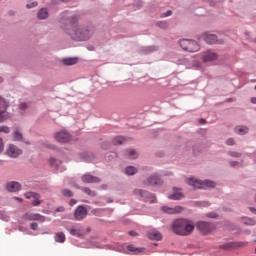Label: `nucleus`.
Wrapping results in <instances>:
<instances>
[{
	"mask_svg": "<svg viewBox=\"0 0 256 256\" xmlns=\"http://www.w3.org/2000/svg\"><path fill=\"white\" fill-rule=\"evenodd\" d=\"M7 191L10 193H15L21 189V184L19 182H8L6 185Z\"/></svg>",
	"mask_w": 256,
	"mask_h": 256,
	"instance_id": "nucleus-20",
	"label": "nucleus"
},
{
	"mask_svg": "<svg viewBox=\"0 0 256 256\" xmlns=\"http://www.w3.org/2000/svg\"><path fill=\"white\" fill-rule=\"evenodd\" d=\"M128 251H131L132 253H143L144 249L143 248H136L135 246L133 245H129L128 246Z\"/></svg>",
	"mask_w": 256,
	"mask_h": 256,
	"instance_id": "nucleus-32",
	"label": "nucleus"
},
{
	"mask_svg": "<svg viewBox=\"0 0 256 256\" xmlns=\"http://www.w3.org/2000/svg\"><path fill=\"white\" fill-rule=\"evenodd\" d=\"M125 173H126V175H135V173H137V168H135L133 166H128L125 169Z\"/></svg>",
	"mask_w": 256,
	"mask_h": 256,
	"instance_id": "nucleus-34",
	"label": "nucleus"
},
{
	"mask_svg": "<svg viewBox=\"0 0 256 256\" xmlns=\"http://www.w3.org/2000/svg\"><path fill=\"white\" fill-rule=\"evenodd\" d=\"M6 153L9 157H12L13 159H17L19 155H22L23 150H21L15 144H10L6 150Z\"/></svg>",
	"mask_w": 256,
	"mask_h": 256,
	"instance_id": "nucleus-8",
	"label": "nucleus"
},
{
	"mask_svg": "<svg viewBox=\"0 0 256 256\" xmlns=\"http://www.w3.org/2000/svg\"><path fill=\"white\" fill-rule=\"evenodd\" d=\"M158 26H160L161 29H167V24H166V22H158Z\"/></svg>",
	"mask_w": 256,
	"mask_h": 256,
	"instance_id": "nucleus-44",
	"label": "nucleus"
},
{
	"mask_svg": "<svg viewBox=\"0 0 256 256\" xmlns=\"http://www.w3.org/2000/svg\"><path fill=\"white\" fill-rule=\"evenodd\" d=\"M226 145H229V147H233L237 145V142L235 141V138H228L226 140Z\"/></svg>",
	"mask_w": 256,
	"mask_h": 256,
	"instance_id": "nucleus-36",
	"label": "nucleus"
},
{
	"mask_svg": "<svg viewBox=\"0 0 256 256\" xmlns=\"http://www.w3.org/2000/svg\"><path fill=\"white\" fill-rule=\"evenodd\" d=\"M79 62V59L77 58H66L62 60L63 65L71 66V65H77Z\"/></svg>",
	"mask_w": 256,
	"mask_h": 256,
	"instance_id": "nucleus-23",
	"label": "nucleus"
},
{
	"mask_svg": "<svg viewBox=\"0 0 256 256\" xmlns=\"http://www.w3.org/2000/svg\"><path fill=\"white\" fill-rule=\"evenodd\" d=\"M251 103H253L254 105H256V97L251 98Z\"/></svg>",
	"mask_w": 256,
	"mask_h": 256,
	"instance_id": "nucleus-52",
	"label": "nucleus"
},
{
	"mask_svg": "<svg viewBox=\"0 0 256 256\" xmlns=\"http://www.w3.org/2000/svg\"><path fill=\"white\" fill-rule=\"evenodd\" d=\"M196 229L200 231L202 235H209L215 227L209 222L199 221L196 223Z\"/></svg>",
	"mask_w": 256,
	"mask_h": 256,
	"instance_id": "nucleus-6",
	"label": "nucleus"
},
{
	"mask_svg": "<svg viewBox=\"0 0 256 256\" xmlns=\"http://www.w3.org/2000/svg\"><path fill=\"white\" fill-rule=\"evenodd\" d=\"M163 182L161 181V178L158 176H150L146 179L145 184L146 185H151L152 187H155L157 185H161Z\"/></svg>",
	"mask_w": 256,
	"mask_h": 256,
	"instance_id": "nucleus-15",
	"label": "nucleus"
},
{
	"mask_svg": "<svg viewBox=\"0 0 256 256\" xmlns=\"http://www.w3.org/2000/svg\"><path fill=\"white\" fill-rule=\"evenodd\" d=\"M0 133H11V128L9 126H0Z\"/></svg>",
	"mask_w": 256,
	"mask_h": 256,
	"instance_id": "nucleus-38",
	"label": "nucleus"
},
{
	"mask_svg": "<svg viewBox=\"0 0 256 256\" xmlns=\"http://www.w3.org/2000/svg\"><path fill=\"white\" fill-rule=\"evenodd\" d=\"M127 155L129 157V159H137V157H138L137 151H135L133 149H128Z\"/></svg>",
	"mask_w": 256,
	"mask_h": 256,
	"instance_id": "nucleus-33",
	"label": "nucleus"
},
{
	"mask_svg": "<svg viewBox=\"0 0 256 256\" xmlns=\"http://www.w3.org/2000/svg\"><path fill=\"white\" fill-rule=\"evenodd\" d=\"M172 231L175 235L187 237L195 231V223L187 218H178L172 222Z\"/></svg>",
	"mask_w": 256,
	"mask_h": 256,
	"instance_id": "nucleus-2",
	"label": "nucleus"
},
{
	"mask_svg": "<svg viewBox=\"0 0 256 256\" xmlns=\"http://www.w3.org/2000/svg\"><path fill=\"white\" fill-rule=\"evenodd\" d=\"M129 235H130L131 237H137V232H135V231H130V232H129Z\"/></svg>",
	"mask_w": 256,
	"mask_h": 256,
	"instance_id": "nucleus-48",
	"label": "nucleus"
},
{
	"mask_svg": "<svg viewBox=\"0 0 256 256\" xmlns=\"http://www.w3.org/2000/svg\"><path fill=\"white\" fill-rule=\"evenodd\" d=\"M187 183L189 185H191V187H193L194 189H213V187H215V182L211 181V180H205V181H201V180H197L194 177L188 178L187 179Z\"/></svg>",
	"mask_w": 256,
	"mask_h": 256,
	"instance_id": "nucleus-3",
	"label": "nucleus"
},
{
	"mask_svg": "<svg viewBox=\"0 0 256 256\" xmlns=\"http://www.w3.org/2000/svg\"><path fill=\"white\" fill-rule=\"evenodd\" d=\"M227 101H231V99H228Z\"/></svg>",
	"mask_w": 256,
	"mask_h": 256,
	"instance_id": "nucleus-56",
	"label": "nucleus"
},
{
	"mask_svg": "<svg viewBox=\"0 0 256 256\" xmlns=\"http://www.w3.org/2000/svg\"><path fill=\"white\" fill-rule=\"evenodd\" d=\"M83 193H86V195H88L89 197H96L97 193L93 190H91V188H87V187H83L82 188Z\"/></svg>",
	"mask_w": 256,
	"mask_h": 256,
	"instance_id": "nucleus-30",
	"label": "nucleus"
},
{
	"mask_svg": "<svg viewBox=\"0 0 256 256\" xmlns=\"http://www.w3.org/2000/svg\"><path fill=\"white\" fill-rule=\"evenodd\" d=\"M168 199H173L174 201H179V199H183V193L174 192L172 195L168 196Z\"/></svg>",
	"mask_w": 256,
	"mask_h": 256,
	"instance_id": "nucleus-29",
	"label": "nucleus"
},
{
	"mask_svg": "<svg viewBox=\"0 0 256 256\" xmlns=\"http://www.w3.org/2000/svg\"><path fill=\"white\" fill-rule=\"evenodd\" d=\"M218 57L219 56L214 51L207 50L202 54V61L203 63H211L213 61H217Z\"/></svg>",
	"mask_w": 256,
	"mask_h": 256,
	"instance_id": "nucleus-9",
	"label": "nucleus"
},
{
	"mask_svg": "<svg viewBox=\"0 0 256 256\" xmlns=\"http://www.w3.org/2000/svg\"><path fill=\"white\" fill-rule=\"evenodd\" d=\"M28 1H32V2H31V3H28V4L26 5L27 9H33V7H37V5H39V4L37 3V1H35V0H28Z\"/></svg>",
	"mask_w": 256,
	"mask_h": 256,
	"instance_id": "nucleus-39",
	"label": "nucleus"
},
{
	"mask_svg": "<svg viewBox=\"0 0 256 256\" xmlns=\"http://www.w3.org/2000/svg\"><path fill=\"white\" fill-rule=\"evenodd\" d=\"M23 219H25V221H39L40 223H45V216L37 213H26Z\"/></svg>",
	"mask_w": 256,
	"mask_h": 256,
	"instance_id": "nucleus-12",
	"label": "nucleus"
},
{
	"mask_svg": "<svg viewBox=\"0 0 256 256\" xmlns=\"http://www.w3.org/2000/svg\"><path fill=\"white\" fill-rule=\"evenodd\" d=\"M38 227H39V225L35 222H32L30 224V229H32V231H37Z\"/></svg>",
	"mask_w": 256,
	"mask_h": 256,
	"instance_id": "nucleus-42",
	"label": "nucleus"
},
{
	"mask_svg": "<svg viewBox=\"0 0 256 256\" xmlns=\"http://www.w3.org/2000/svg\"><path fill=\"white\" fill-rule=\"evenodd\" d=\"M255 90H256V85H255Z\"/></svg>",
	"mask_w": 256,
	"mask_h": 256,
	"instance_id": "nucleus-57",
	"label": "nucleus"
},
{
	"mask_svg": "<svg viewBox=\"0 0 256 256\" xmlns=\"http://www.w3.org/2000/svg\"><path fill=\"white\" fill-rule=\"evenodd\" d=\"M241 223H243L244 225H250V226L256 225L255 219H252L249 217H242Z\"/></svg>",
	"mask_w": 256,
	"mask_h": 256,
	"instance_id": "nucleus-25",
	"label": "nucleus"
},
{
	"mask_svg": "<svg viewBox=\"0 0 256 256\" xmlns=\"http://www.w3.org/2000/svg\"><path fill=\"white\" fill-rule=\"evenodd\" d=\"M200 123H205V119H200Z\"/></svg>",
	"mask_w": 256,
	"mask_h": 256,
	"instance_id": "nucleus-54",
	"label": "nucleus"
},
{
	"mask_svg": "<svg viewBox=\"0 0 256 256\" xmlns=\"http://www.w3.org/2000/svg\"><path fill=\"white\" fill-rule=\"evenodd\" d=\"M245 245H247L245 242H238L237 244L229 242L225 244V249H233V247H245Z\"/></svg>",
	"mask_w": 256,
	"mask_h": 256,
	"instance_id": "nucleus-24",
	"label": "nucleus"
},
{
	"mask_svg": "<svg viewBox=\"0 0 256 256\" xmlns=\"http://www.w3.org/2000/svg\"><path fill=\"white\" fill-rule=\"evenodd\" d=\"M61 193L64 197H73V191L69 189H63Z\"/></svg>",
	"mask_w": 256,
	"mask_h": 256,
	"instance_id": "nucleus-35",
	"label": "nucleus"
},
{
	"mask_svg": "<svg viewBox=\"0 0 256 256\" xmlns=\"http://www.w3.org/2000/svg\"><path fill=\"white\" fill-rule=\"evenodd\" d=\"M134 195H138V197H140V199H143V201H149V198L151 197V203H155V196L151 195V193H149L148 191H143L141 189H135L133 191Z\"/></svg>",
	"mask_w": 256,
	"mask_h": 256,
	"instance_id": "nucleus-10",
	"label": "nucleus"
},
{
	"mask_svg": "<svg viewBox=\"0 0 256 256\" xmlns=\"http://www.w3.org/2000/svg\"><path fill=\"white\" fill-rule=\"evenodd\" d=\"M5 149V144L3 143V138H0V153H3Z\"/></svg>",
	"mask_w": 256,
	"mask_h": 256,
	"instance_id": "nucleus-43",
	"label": "nucleus"
},
{
	"mask_svg": "<svg viewBox=\"0 0 256 256\" xmlns=\"http://www.w3.org/2000/svg\"><path fill=\"white\" fill-rule=\"evenodd\" d=\"M54 139L58 143H69L71 141V134L65 130H61L54 134Z\"/></svg>",
	"mask_w": 256,
	"mask_h": 256,
	"instance_id": "nucleus-7",
	"label": "nucleus"
},
{
	"mask_svg": "<svg viewBox=\"0 0 256 256\" xmlns=\"http://www.w3.org/2000/svg\"><path fill=\"white\" fill-rule=\"evenodd\" d=\"M249 211H251V213H253V215H256V208L255 207H250Z\"/></svg>",
	"mask_w": 256,
	"mask_h": 256,
	"instance_id": "nucleus-47",
	"label": "nucleus"
},
{
	"mask_svg": "<svg viewBox=\"0 0 256 256\" xmlns=\"http://www.w3.org/2000/svg\"><path fill=\"white\" fill-rule=\"evenodd\" d=\"M76 204H77V200H75V199L70 200V205L71 206L76 205Z\"/></svg>",
	"mask_w": 256,
	"mask_h": 256,
	"instance_id": "nucleus-50",
	"label": "nucleus"
},
{
	"mask_svg": "<svg viewBox=\"0 0 256 256\" xmlns=\"http://www.w3.org/2000/svg\"><path fill=\"white\" fill-rule=\"evenodd\" d=\"M49 163H50V166L53 167V169H59V167H61V160L59 159H56L54 157H51L49 159Z\"/></svg>",
	"mask_w": 256,
	"mask_h": 256,
	"instance_id": "nucleus-22",
	"label": "nucleus"
},
{
	"mask_svg": "<svg viewBox=\"0 0 256 256\" xmlns=\"http://www.w3.org/2000/svg\"><path fill=\"white\" fill-rule=\"evenodd\" d=\"M226 229H228V231H235V226L231 222H226Z\"/></svg>",
	"mask_w": 256,
	"mask_h": 256,
	"instance_id": "nucleus-41",
	"label": "nucleus"
},
{
	"mask_svg": "<svg viewBox=\"0 0 256 256\" xmlns=\"http://www.w3.org/2000/svg\"><path fill=\"white\" fill-rule=\"evenodd\" d=\"M147 237L152 241H161V239H163V235L157 230H151L150 232H148Z\"/></svg>",
	"mask_w": 256,
	"mask_h": 256,
	"instance_id": "nucleus-18",
	"label": "nucleus"
},
{
	"mask_svg": "<svg viewBox=\"0 0 256 256\" xmlns=\"http://www.w3.org/2000/svg\"><path fill=\"white\" fill-rule=\"evenodd\" d=\"M19 108L22 109V110H25V109H27V104L26 103H21L19 105Z\"/></svg>",
	"mask_w": 256,
	"mask_h": 256,
	"instance_id": "nucleus-46",
	"label": "nucleus"
},
{
	"mask_svg": "<svg viewBox=\"0 0 256 256\" xmlns=\"http://www.w3.org/2000/svg\"><path fill=\"white\" fill-rule=\"evenodd\" d=\"M10 105L11 103L9 100L0 96V123H3L4 121H7V119L11 118V114L7 112Z\"/></svg>",
	"mask_w": 256,
	"mask_h": 256,
	"instance_id": "nucleus-5",
	"label": "nucleus"
},
{
	"mask_svg": "<svg viewBox=\"0 0 256 256\" xmlns=\"http://www.w3.org/2000/svg\"><path fill=\"white\" fill-rule=\"evenodd\" d=\"M65 233L58 232L55 234V241L56 243H65Z\"/></svg>",
	"mask_w": 256,
	"mask_h": 256,
	"instance_id": "nucleus-26",
	"label": "nucleus"
},
{
	"mask_svg": "<svg viewBox=\"0 0 256 256\" xmlns=\"http://www.w3.org/2000/svg\"><path fill=\"white\" fill-rule=\"evenodd\" d=\"M79 21L78 16H72L68 20L66 25L65 32L73 39L74 41H87L93 35V30L85 29L82 26L77 25Z\"/></svg>",
	"mask_w": 256,
	"mask_h": 256,
	"instance_id": "nucleus-1",
	"label": "nucleus"
},
{
	"mask_svg": "<svg viewBox=\"0 0 256 256\" xmlns=\"http://www.w3.org/2000/svg\"><path fill=\"white\" fill-rule=\"evenodd\" d=\"M0 83H3V77H0Z\"/></svg>",
	"mask_w": 256,
	"mask_h": 256,
	"instance_id": "nucleus-55",
	"label": "nucleus"
},
{
	"mask_svg": "<svg viewBox=\"0 0 256 256\" xmlns=\"http://www.w3.org/2000/svg\"><path fill=\"white\" fill-rule=\"evenodd\" d=\"M202 39L208 43V45H215L217 43V35L204 33Z\"/></svg>",
	"mask_w": 256,
	"mask_h": 256,
	"instance_id": "nucleus-16",
	"label": "nucleus"
},
{
	"mask_svg": "<svg viewBox=\"0 0 256 256\" xmlns=\"http://www.w3.org/2000/svg\"><path fill=\"white\" fill-rule=\"evenodd\" d=\"M227 155H229V157H234V159H239V157L243 156L241 152H237V151H228Z\"/></svg>",
	"mask_w": 256,
	"mask_h": 256,
	"instance_id": "nucleus-31",
	"label": "nucleus"
},
{
	"mask_svg": "<svg viewBox=\"0 0 256 256\" xmlns=\"http://www.w3.org/2000/svg\"><path fill=\"white\" fill-rule=\"evenodd\" d=\"M38 19H47V17H49V12H47V9L45 8H41L38 11Z\"/></svg>",
	"mask_w": 256,
	"mask_h": 256,
	"instance_id": "nucleus-27",
	"label": "nucleus"
},
{
	"mask_svg": "<svg viewBox=\"0 0 256 256\" xmlns=\"http://www.w3.org/2000/svg\"><path fill=\"white\" fill-rule=\"evenodd\" d=\"M237 165H239L238 161H231L230 162V167H237Z\"/></svg>",
	"mask_w": 256,
	"mask_h": 256,
	"instance_id": "nucleus-45",
	"label": "nucleus"
},
{
	"mask_svg": "<svg viewBox=\"0 0 256 256\" xmlns=\"http://www.w3.org/2000/svg\"><path fill=\"white\" fill-rule=\"evenodd\" d=\"M16 201H19L20 203H21V201H23V199H21V198H18V197H16V198H14Z\"/></svg>",
	"mask_w": 256,
	"mask_h": 256,
	"instance_id": "nucleus-53",
	"label": "nucleus"
},
{
	"mask_svg": "<svg viewBox=\"0 0 256 256\" xmlns=\"http://www.w3.org/2000/svg\"><path fill=\"white\" fill-rule=\"evenodd\" d=\"M206 217H208V219H217L219 215H217L215 212H209L206 214Z\"/></svg>",
	"mask_w": 256,
	"mask_h": 256,
	"instance_id": "nucleus-40",
	"label": "nucleus"
},
{
	"mask_svg": "<svg viewBox=\"0 0 256 256\" xmlns=\"http://www.w3.org/2000/svg\"><path fill=\"white\" fill-rule=\"evenodd\" d=\"M162 211L164 213H168L169 215H175L176 213H181L183 211V207L175 206L174 208L163 206Z\"/></svg>",
	"mask_w": 256,
	"mask_h": 256,
	"instance_id": "nucleus-17",
	"label": "nucleus"
},
{
	"mask_svg": "<svg viewBox=\"0 0 256 256\" xmlns=\"http://www.w3.org/2000/svg\"><path fill=\"white\" fill-rule=\"evenodd\" d=\"M74 217L76 221H83L87 217V208L84 206H78L74 212Z\"/></svg>",
	"mask_w": 256,
	"mask_h": 256,
	"instance_id": "nucleus-13",
	"label": "nucleus"
},
{
	"mask_svg": "<svg viewBox=\"0 0 256 256\" xmlns=\"http://www.w3.org/2000/svg\"><path fill=\"white\" fill-rule=\"evenodd\" d=\"M171 15H172L171 10H168V11L165 13L164 17H171Z\"/></svg>",
	"mask_w": 256,
	"mask_h": 256,
	"instance_id": "nucleus-49",
	"label": "nucleus"
},
{
	"mask_svg": "<svg viewBox=\"0 0 256 256\" xmlns=\"http://www.w3.org/2000/svg\"><path fill=\"white\" fill-rule=\"evenodd\" d=\"M83 183H99L101 179L99 177H95L91 174H85L82 176Z\"/></svg>",
	"mask_w": 256,
	"mask_h": 256,
	"instance_id": "nucleus-19",
	"label": "nucleus"
},
{
	"mask_svg": "<svg viewBox=\"0 0 256 256\" xmlns=\"http://www.w3.org/2000/svg\"><path fill=\"white\" fill-rule=\"evenodd\" d=\"M14 139H15V141H22L23 134H21V132H19V131L14 132Z\"/></svg>",
	"mask_w": 256,
	"mask_h": 256,
	"instance_id": "nucleus-37",
	"label": "nucleus"
},
{
	"mask_svg": "<svg viewBox=\"0 0 256 256\" xmlns=\"http://www.w3.org/2000/svg\"><path fill=\"white\" fill-rule=\"evenodd\" d=\"M24 197H26V199H33L32 205L34 207H39V205H41V195L35 192H27L24 194Z\"/></svg>",
	"mask_w": 256,
	"mask_h": 256,
	"instance_id": "nucleus-11",
	"label": "nucleus"
},
{
	"mask_svg": "<svg viewBox=\"0 0 256 256\" xmlns=\"http://www.w3.org/2000/svg\"><path fill=\"white\" fill-rule=\"evenodd\" d=\"M179 45L184 51H188L189 53H197L201 49L199 43L195 40L183 39L180 40Z\"/></svg>",
	"mask_w": 256,
	"mask_h": 256,
	"instance_id": "nucleus-4",
	"label": "nucleus"
},
{
	"mask_svg": "<svg viewBox=\"0 0 256 256\" xmlns=\"http://www.w3.org/2000/svg\"><path fill=\"white\" fill-rule=\"evenodd\" d=\"M234 133H236V135H247V133H249V127L245 126V125H238L236 127H234Z\"/></svg>",
	"mask_w": 256,
	"mask_h": 256,
	"instance_id": "nucleus-21",
	"label": "nucleus"
},
{
	"mask_svg": "<svg viewBox=\"0 0 256 256\" xmlns=\"http://www.w3.org/2000/svg\"><path fill=\"white\" fill-rule=\"evenodd\" d=\"M56 211L58 213H61V212L65 211V208L64 207H58Z\"/></svg>",
	"mask_w": 256,
	"mask_h": 256,
	"instance_id": "nucleus-51",
	"label": "nucleus"
},
{
	"mask_svg": "<svg viewBox=\"0 0 256 256\" xmlns=\"http://www.w3.org/2000/svg\"><path fill=\"white\" fill-rule=\"evenodd\" d=\"M70 235H73L74 237H83L85 233L83 232V227L79 224L72 226L69 229Z\"/></svg>",
	"mask_w": 256,
	"mask_h": 256,
	"instance_id": "nucleus-14",
	"label": "nucleus"
},
{
	"mask_svg": "<svg viewBox=\"0 0 256 256\" xmlns=\"http://www.w3.org/2000/svg\"><path fill=\"white\" fill-rule=\"evenodd\" d=\"M113 145H123L125 143V137L123 136H116L112 140Z\"/></svg>",
	"mask_w": 256,
	"mask_h": 256,
	"instance_id": "nucleus-28",
	"label": "nucleus"
}]
</instances>
